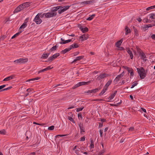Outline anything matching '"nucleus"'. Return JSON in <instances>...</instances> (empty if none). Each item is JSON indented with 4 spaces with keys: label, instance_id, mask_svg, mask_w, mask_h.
<instances>
[{
    "label": "nucleus",
    "instance_id": "obj_1",
    "mask_svg": "<svg viewBox=\"0 0 155 155\" xmlns=\"http://www.w3.org/2000/svg\"><path fill=\"white\" fill-rule=\"evenodd\" d=\"M70 6L71 5H65L64 6H58L56 7H54L52 8L51 11L52 13L56 14V16L57 14V12H56L57 11H58V13L61 14L68 9Z\"/></svg>",
    "mask_w": 155,
    "mask_h": 155
},
{
    "label": "nucleus",
    "instance_id": "obj_2",
    "mask_svg": "<svg viewBox=\"0 0 155 155\" xmlns=\"http://www.w3.org/2000/svg\"><path fill=\"white\" fill-rule=\"evenodd\" d=\"M137 69L140 78L142 79H144L146 76L147 72V70H145L143 67L140 68H137Z\"/></svg>",
    "mask_w": 155,
    "mask_h": 155
},
{
    "label": "nucleus",
    "instance_id": "obj_3",
    "mask_svg": "<svg viewBox=\"0 0 155 155\" xmlns=\"http://www.w3.org/2000/svg\"><path fill=\"white\" fill-rule=\"evenodd\" d=\"M136 48L138 53L140 56V58L143 60L145 61H146L147 60L146 58L147 57L145 53L138 46H136Z\"/></svg>",
    "mask_w": 155,
    "mask_h": 155
},
{
    "label": "nucleus",
    "instance_id": "obj_4",
    "mask_svg": "<svg viewBox=\"0 0 155 155\" xmlns=\"http://www.w3.org/2000/svg\"><path fill=\"white\" fill-rule=\"evenodd\" d=\"M44 16L47 18H50L55 17L56 16V14L52 13L51 10L50 12L44 13L42 15L41 14L40 15V17L42 18L44 17Z\"/></svg>",
    "mask_w": 155,
    "mask_h": 155
},
{
    "label": "nucleus",
    "instance_id": "obj_5",
    "mask_svg": "<svg viewBox=\"0 0 155 155\" xmlns=\"http://www.w3.org/2000/svg\"><path fill=\"white\" fill-rule=\"evenodd\" d=\"M110 76V74H106V73H103L101 74L99 76L97 77L96 78L97 80L100 81L101 79L104 78L106 77Z\"/></svg>",
    "mask_w": 155,
    "mask_h": 155
},
{
    "label": "nucleus",
    "instance_id": "obj_6",
    "mask_svg": "<svg viewBox=\"0 0 155 155\" xmlns=\"http://www.w3.org/2000/svg\"><path fill=\"white\" fill-rule=\"evenodd\" d=\"M78 27L81 30L83 33L87 32L88 31V29L87 27H86L84 28L80 24L78 25Z\"/></svg>",
    "mask_w": 155,
    "mask_h": 155
},
{
    "label": "nucleus",
    "instance_id": "obj_7",
    "mask_svg": "<svg viewBox=\"0 0 155 155\" xmlns=\"http://www.w3.org/2000/svg\"><path fill=\"white\" fill-rule=\"evenodd\" d=\"M88 37V35L87 34H85L79 37V38L81 39V41H84L87 39Z\"/></svg>",
    "mask_w": 155,
    "mask_h": 155
},
{
    "label": "nucleus",
    "instance_id": "obj_8",
    "mask_svg": "<svg viewBox=\"0 0 155 155\" xmlns=\"http://www.w3.org/2000/svg\"><path fill=\"white\" fill-rule=\"evenodd\" d=\"M124 75V72H123L121 74L117 75V76L114 79V82H116L115 83H117L119 81L120 78L123 76Z\"/></svg>",
    "mask_w": 155,
    "mask_h": 155
},
{
    "label": "nucleus",
    "instance_id": "obj_9",
    "mask_svg": "<svg viewBox=\"0 0 155 155\" xmlns=\"http://www.w3.org/2000/svg\"><path fill=\"white\" fill-rule=\"evenodd\" d=\"M117 91H115L113 94H111L109 96V97L107 98V99L108 100V101H107L108 102H110V100L112 99L114 97L116 94H117Z\"/></svg>",
    "mask_w": 155,
    "mask_h": 155
},
{
    "label": "nucleus",
    "instance_id": "obj_10",
    "mask_svg": "<svg viewBox=\"0 0 155 155\" xmlns=\"http://www.w3.org/2000/svg\"><path fill=\"white\" fill-rule=\"evenodd\" d=\"M78 125L80 129V130L81 133V132H85V128L83 127V123H80L78 124Z\"/></svg>",
    "mask_w": 155,
    "mask_h": 155
},
{
    "label": "nucleus",
    "instance_id": "obj_11",
    "mask_svg": "<svg viewBox=\"0 0 155 155\" xmlns=\"http://www.w3.org/2000/svg\"><path fill=\"white\" fill-rule=\"evenodd\" d=\"M15 77V75H10V76L8 77L5 79H4L3 80V81H9L11 80H12Z\"/></svg>",
    "mask_w": 155,
    "mask_h": 155
},
{
    "label": "nucleus",
    "instance_id": "obj_12",
    "mask_svg": "<svg viewBox=\"0 0 155 155\" xmlns=\"http://www.w3.org/2000/svg\"><path fill=\"white\" fill-rule=\"evenodd\" d=\"M126 50H127V52L130 55V59H133V53H132V51L130 50V48H127Z\"/></svg>",
    "mask_w": 155,
    "mask_h": 155
},
{
    "label": "nucleus",
    "instance_id": "obj_13",
    "mask_svg": "<svg viewBox=\"0 0 155 155\" xmlns=\"http://www.w3.org/2000/svg\"><path fill=\"white\" fill-rule=\"evenodd\" d=\"M34 21L37 24H40L42 22V20L40 18H36V16L35 18Z\"/></svg>",
    "mask_w": 155,
    "mask_h": 155
},
{
    "label": "nucleus",
    "instance_id": "obj_14",
    "mask_svg": "<svg viewBox=\"0 0 155 155\" xmlns=\"http://www.w3.org/2000/svg\"><path fill=\"white\" fill-rule=\"evenodd\" d=\"M123 41V39H121L120 40L117 42L115 44L117 48L119 47V46L121 45L122 42Z\"/></svg>",
    "mask_w": 155,
    "mask_h": 155
},
{
    "label": "nucleus",
    "instance_id": "obj_15",
    "mask_svg": "<svg viewBox=\"0 0 155 155\" xmlns=\"http://www.w3.org/2000/svg\"><path fill=\"white\" fill-rule=\"evenodd\" d=\"M133 28L134 30V35L136 36H139V33L138 30L135 28L134 26H133Z\"/></svg>",
    "mask_w": 155,
    "mask_h": 155
},
{
    "label": "nucleus",
    "instance_id": "obj_16",
    "mask_svg": "<svg viewBox=\"0 0 155 155\" xmlns=\"http://www.w3.org/2000/svg\"><path fill=\"white\" fill-rule=\"evenodd\" d=\"M84 57V56H81L77 57L74 60L73 62H75L77 61H80Z\"/></svg>",
    "mask_w": 155,
    "mask_h": 155
},
{
    "label": "nucleus",
    "instance_id": "obj_17",
    "mask_svg": "<svg viewBox=\"0 0 155 155\" xmlns=\"http://www.w3.org/2000/svg\"><path fill=\"white\" fill-rule=\"evenodd\" d=\"M78 47L79 46L77 44L74 43L73 44L70 45L69 47L71 50L74 48H78Z\"/></svg>",
    "mask_w": 155,
    "mask_h": 155
},
{
    "label": "nucleus",
    "instance_id": "obj_18",
    "mask_svg": "<svg viewBox=\"0 0 155 155\" xmlns=\"http://www.w3.org/2000/svg\"><path fill=\"white\" fill-rule=\"evenodd\" d=\"M20 63H24L28 61V58H20L19 59Z\"/></svg>",
    "mask_w": 155,
    "mask_h": 155
},
{
    "label": "nucleus",
    "instance_id": "obj_19",
    "mask_svg": "<svg viewBox=\"0 0 155 155\" xmlns=\"http://www.w3.org/2000/svg\"><path fill=\"white\" fill-rule=\"evenodd\" d=\"M50 53H43L42 55L41 58L43 59H45L47 58L49 55Z\"/></svg>",
    "mask_w": 155,
    "mask_h": 155
},
{
    "label": "nucleus",
    "instance_id": "obj_20",
    "mask_svg": "<svg viewBox=\"0 0 155 155\" xmlns=\"http://www.w3.org/2000/svg\"><path fill=\"white\" fill-rule=\"evenodd\" d=\"M112 82V80H109L105 84V86H104V87L106 88L107 89L108 87V86L111 84V83Z\"/></svg>",
    "mask_w": 155,
    "mask_h": 155
},
{
    "label": "nucleus",
    "instance_id": "obj_21",
    "mask_svg": "<svg viewBox=\"0 0 155 155\" xmlns=\"http://www.w3.org/2000/svg\"><path fill=\"white\" fill-rule=\"evenodd\" d=\"M71 50V48L69 47L68 48H67L64 49V50H62L61 51V54H64L67 53V52Z\"/></svg>",
    "mask_w": 155,
    "mask_h": 155
},
{
    "label": "nucleus",
    "instance_id": "obj_22",
    "mask_svg": "<svg viewBox=\"0 0 155 155\" xmlns=\"http://www.w3.org/2000/svg\"><path fill=\"white\" fill-rule=\"evenodd\" d=\"M90 81H89L87 82H85V81H83V82H79V84H80V86L84 85H87L88 84H89L90 83Z\"/></svg>",
    "mask_w": 155,
    "mask_h": 155
},
{
    "label": "nucleus",
    "instance_id": "obj_23",
    "mask_svg": "<svg viewBox=\"0 0 155 155\" xmlns=\"http://www.w3.org/2000/svg\"><path fill=\"white\" fill-rule=\"evenodd\" d=\"M125 35H127L128 33H129L130 32V30L129 28L127 26H126L125 28Z\"/></svg>",
    "mask_w": 155,
    "mask_h": 155
},
{
    "label": "nucleus",
    "instance_id": "obj_24",
    "mask_svg": "<svg viewBox=\"0 0 155 155\" xmlns=\"http://www.w3.org/2000/svg\"><path fill=\"white\" fill-rule=\"evenodd\" d=\"M144 22L147 23H150L152 21L150 20V18L149 19L148 18V17L147 18H145L143 19V21Z\"/></svg>",
    "mask_w": 155,
    "mask_h": 155
},
{
    "label": "nucleus",
    "instance_id": "obj_25",
    "mask_svg": "<svg viewBox=\"0 0 155 155\" xmlns=\"http://www.w3.org/2000/svg\"><path fill=\"white\" fill-rule=\"evenodd\" d=\"M149 18L151 20L152 19H155V15L154 13H151L149 15Z\"/></svg>",
    "mask_w": 155,
    "mask_h": 155
},
{
    "label": "nucleus",
    "instance_id": "obj_26",
    "mask_svg": "<svg viewBox=\"0 0 155 155\" xmlns=\"http://www.w3.org/2000/svg\"><path fill=\"white\" fill-rule=\"evenodd\" d=\"M107 89L104 87L102 91L99 94V96H101L104 94L106 91Z\"/></svg>",
    "mask_w": 155,
    "mask_h": 155
},
{
    "label": "nucleus",
    "instance_id": "obj_27",
    "mask_svg": "<svg viewBox=\"0 0 155 155\" xmlns=\"http://www.w3.org/2000/svg\"><path fill=\"white\" fill-rule=\"evenodd\" d=\"M101 89V88H96L93 90H91V93H94Z\"/></svg>",
    "mask_w": 155,
    "mask_h": 155
},
{
    "label": "nucleus",
    "instance_id": "obj_28",
    "mask_svg": "<svg viewBox=\"0 0 155 155\" xmlns=\"http://www.w3.org/2000/svg\"><path fill=\"white\" fill-rule=\"evenodd\" d=\"M30 3L29 2H25L23 4V5L24 7V8H25L27 7H28L29 6V4Z\"/></svg>",
    "mask_w": 155,
    "mask_h": 155
},
{
    "label": "nucleus",
    "instance_id": "obj_29",
    "mask_svg": "<svg viewBox=\"0 0 155 155\" xmlns=\"http://www.w3.org/2000/svg\"><path fill=\"white\" fill-rule=\"evenodd\" d=\"M27 26V22L25 21L24 23L20 27L19 29L25 28Z\"/></svg>",
    "mask_w": 155,
    "mask_h": 155
},
{
    "label": "nucleus",
    "instance_id": "obj_30",
    "mask_svg": "<svg viewBox=\"0 0 155 155\" xmlns=\"http://www.w3.org/2000/svg\"><path fill=\"white\" fill-rule=\"evenodd\" d=\"M62 41L60 43L61 44H64L66 43H68V41L67 40H64L62 38L61 39Z\"/></svg>",
    "mask_w": 155,
    "mask_h": 155
},
{
    "label": "nucleus",
    "instance_id": "obj_31",
    "mask_svg": "<svg viewBox=\"0 0 155 155\" xmlns=\"http://www.w3.org/2000/svg\"><path fill=\"white\" fill-rule=\"evenodd\" d=\"M90 147L91 149L94 148V140L93 139L91 140V144Z\"/></svg>",
    "mask_w": 155,
    "mask_h": 155
},
{
    "label": "nucleus",
    "instance_id": "obj_32",
    "mask_svg": "<svg viewBox=\"0 0 155 155\" xmlns=\"http://www.w3.org/2000/svg\"><path fill=\"white\" fill-rule=\"evenodd\" d=\"M22 31H19L18 32L16 33L15 35H14L11 38V39H13L15 38L16 37L18 36L21 32Z\"/></svg>",
    "mask_w": 155,
    "mask_h": 155
},
{
    "label": "nucleus",
    "instance_id": "obj_33",
    "mask_svg": "<svg viewBox=\"0 0 155 155\" xmlns=\"http://www.w3.org/2000/svg\"><path fill=\"white\" fill-rule=\"evenodd\" d=\"M21 11V9H20V7L18 6L15 9L14 12V13H17L20 12Z\"/></svg>",
    "mask_w": 155,
    "mask_h": 155
},
{
    "label": "nucleus",
    "instance_id": "obj_34",
    "mask_svg": "<svg viewBox=\"0 0 155 155\" xmlns=\"http://www.w3.org/2000/svg\"><path fill=\"white\" fill-rule=\"evenodd\" d=\"M68 119L73 123H75V122L73 118L71 117L68 116Z\"/></svg>",
    "mask_w": 155,
    "mask_h": 155
},
{
    "label": "nucleus",
    "instance_id": "obj_35",
    "mask_svg": "<svg viewBox=\"0 0 155 155\" xmlns=\"http://www.w3.org/2000/svg\"><path fill=\"white\" fill-rule=\"evenodd\" d=\"M80 4L83 6L85 5H88V1L82 2H81Z\"/></svg>",
    "mask_w": 155,
    "mask_h": 155
},
{
    "label": "nucleus",
    "instance_id": "obj_36",
    "mask_svg": "<svg viewBox=\"0 0 155 155\" xmlns=\"http://www.w3.org/2000/svg\"><path fill=\"white\" fill-rule=\"evenodd\" d=\"M57 49V46L56 45L53 46L52 47L50 50L51 51H55Z\"/></svg>",
    "mask_w": 155,
    "mask_h": 155
},
{
    "label": "nucleus",
    "instance_id": "obj_37",
    "mask_svg": "<svg viewBox=\"0 0 155 155\" xmlns=\"http://www.w3.org/2000/svg\"><path fill=\"white\" fill-rule=\"evenodd\" d=\"M88 5H93V4L95 2V0H90L88 1Z\"/></svg>",
    "mask_w": 155,
    "mask_h": 155
},
{
    "label": "nucleus",
    "instance_id": "obj_38",
    "mask_svg": "<svg viewBox=\"0 0 155 155\" xmlns=\"http://www.w3.org/2000/svg\"><path fill=\"white\" fill-rule=\"evenodd\" d=\"M80 86V84H79V82L75 84L74 86L72 88L73 89H75L79 86Z\"/></svg>",
    "mask_w": 155,
    "mask_h": 155
},
{
    "label": "nucleus",
    "instance_id": "obj_39",
    "mask_svg": "<svg viewBox=\"0 0 155 155\" xmlns=\"http://www.w3.org/2000/svg\"><path fill=\"white\" fill-rule=\"evenodd\" d=\"M123 68H124L125 69H126L127 71H128V70L129 69H130V70L131 69L132 70V68H129L128 67H127V66H123Z\"/></svg>",
    "mask_w": 155,
    "mask_h": 155
},
{
    "label": "nucleus",
    "instance_id": "obj_40",
    "mask_svg": "<svg viewBox=\"0 0 155 155\" xmlns=\"http://www.w3.org/2000/svg\"><path fill=\"white\" fill-rule=\"evenodd\" d=\"M128 131H135V129H134V127H130Z\"/></svg>",
    "mask_w": 155,
    "mask_h": 155
},
{
    "label": "nucleus",
    "instance_id": "obj_41",
    "mask_svg": "<svg viewBox=\"0 0 155 155\" xmlns=\"http://www.w3.org/2000/svg\"><path fill=\"white\" fill-rule=\"evenodd\" d=\"M84 108V107H79L77 108L76 111L78 112L80 111H81Z\"/></svg>",
    "mask_w": 155,
    "mask_h": 155
},
{
    "label": "nucleus",
    "instance_id": "obj_42",
    "mask_svg": "<svg viewBox=\"0 0 155 155\" xmlns=\"http://www.w3.org/2000/svg\"><path fill=\"white\" fill-rule=\"evenodd\" d=\"M60 55V54L59 53H57L54 54L53 56L54 57L55 59L57 57H58Z\"/></svg>",
    "mask_w": 155,
    "mask_h": 155
},
{
    "label": "nucleus",
    "instance_id": "obj_43",
    "mask_svg": "<svg viewBox=\"0 0 155 155\" xmlns=\"http://www.w3.org/2000/svg\"><path fill=\"white\" fill-rule=\"evenodd\" d=\"M6 133V131L5 130H3L0 131V134L4 135Z\"/></svg>",
    "mask_w": 155,
    "mask_h": 155
},
{
    "label": "nucleus",
    "instance_id": "obj_44",
    "mask_svg": "<svg viewBox=\"0 0 155 155\" xmlns=\"http://www.w3.org/2000/svg\"><path fill=\"white\" fill-rule=\"evenodd\" d=\"M54 126H51L48 127V129L49 130H54Z\"/></svg>",
    "mask_w": 155,
    "mask_h": 155
},
{
    "label": "nucleus",
    "instance_id": "obj_45",
    "mask_svg": "<svg viewBox=\"0 0 155 155\" xmlns=\"http://www.w3.org/2000/svg\"><path fill=\"white\" fill-rule=\"evenodd\" d=\"M147 25H144V26L142 27V29L144 30H147L148 28Z\"/></svg>",
    "mask_w": 155,
    "mask_h": 155
},
{
    "label": "nucleus",
    "instance_id": "obj_46",
    "mask_svg": "<svg viewBox=\"0 0 155 155\" xmlns=\"http://www.w3.org/2000/svg\"><path fill=\"white\" fill-rule=\"evenodd\" d=\"M45 71H47L46 69L45 68L38 71V74H39L41 72H44Z\"/></svg>",
    "mask_w": 155,
    "mask_h": 155
},
{
    "label": "nucleus",
    "instance_id": "obj_47",
    "mask_svg": "<svg viewBox=\"0 0 155 155\" xmlns=\"http://www.w3.org/2000/svg\"><path fill=\"white\" fill-rule=\"evenodd\" d=\"M14 63L15 64H17L18 63H20V60L19 59H18L17 60H16L14 61Z\"/></svg>",
    "mask_w": 155,
    "mask_h": 155
},
{
    "label": "nucleus",
    "instance_id": "obj_48",
    "mask_svg": "<svg viewBox=\"0 0 155 155\" xmlns=\"http://www.w3.org/2000/svg\"><path fill=\"white\" fill-rule=\"evenodd\" d=\"M137 84V83H135V82H133V84L132 85L131 88H134L135 86H136Z\"/></svg>",
    "mask_w": 155,
    "mask_h": 155
},
{
    "label": "nucleus",
    "instance_id": "obj_49",
    "mask_svg": "<svg viewBox=\"0 0 155 155\" xmlns=\"http://www.w3.org/2000/svg\"><path fill=\"white\" fill-rule=\"evenodd\" d=\"M18 6L19 7H20V8L21 9V10H22L24 8V7L22 4H21Z\"/></svg>",
    "mask_w": 155,
    "mask_h": 155
},
{
    "label": "nucleus",
    "instance_id": "obj_50",
    "mask_svg": "<svg viewBox=\"0 0 155 155\" xmlns=\"http://www.w3.org/2000/svg\"><path fill=\"white\" fill-rule=\"evenodd\" d=\"M53 68V67H51V66H48V67H47L45 68L46 69V71H47L49 70H50V69H52Z\"/></svg>",
    "mask_w": 155,
    "mask_h": 155
},
{
    "label": "nucleus",
    "instance_id": "obj_51",
    "mask_svg": "<svg viewBox=\"0 0 155 155\" xmlns=\"http://www.w3.org/2000/svg\"><path fill=\"white\" fill-rule=\"evenodd\" d=\"M105 152L104 150H102L101 152L99 153L98 155H103V154Z\"/></svg>",
    "mask_w": 155,
    "mask_h": 155
},
{
    "label": "nucleus",
    "instance_id": "obj_52",
    "mask_svg": "<svg viewBox=\"0 0 155 155\" xmlns=\"http://www.w3.org/2000/svg\"><path fill=\"white\" fill-rule=\"evenodd\" d=\"M41 13H38L37 15H36L35 16H36V18H39V17H40V15H41Z\"/></svg>",
    "mask_w": 155,
    "mask_h": 155
},
{
    "label": "nucleus",
    "instance_id": "obj_53",
    "mask_svg": "<svg viewBox=\"0 0 155 155\" xmlns=\"http://www.w3.org/2000/svg\"><path fill=\"white\" fill-rule=\"evenodd\" d=\"M99 132L100 133V137H103V130L101 129L100 130Z\"/></svg>",
    "mask_w": 155,
    "mask_h": 155
},
{
    "label": "nucleus",
    "instance_id": "obj_54",
    "mask_svg": "<svg viewBox=\"0 0 155 155\" xmlns=\"http://www.w3.org/2000/svg\"><path fill=\"white\" fill-rule=\"evenodd\" d=\"M147 27L148 28H150V27H152V26H155V25H152V24H148L147 25Z\"/></svg>",
    "mask_w": 155,
    "mask_h": 155
},
{
    "label": "nucleus",
    "instance_id": "obj_55",
    "mask_svg": "<svg viewBox=\"0 0 155 155\" xmlns=\"http://www.w3.org/2000/svg\"><path fill=\"white\" fill-rule=\"evenodd\" d=\"M103 100V99H94L92 100V101H100Z\"/></svg>",
    "mask_w": 155,
    "mask_h": 155
},
{
    "label": "nucleus",
    "instance_id": "obj_56",
    "mask_svg": "<svg viewBox=\"0 0 155 155\" xmlns=\"http://www.w3.org/2000/svg\"><path fill=\"white\" fill-rule=\"evenodd\" d=\"M130 76L133 77L134 75V70H133V71H131V72H130Z\"/></svg>",
    "mask_w": 155,
    "mask_h": 155
},
{
    "label": "nucleus",
    "instance_id": "obj_57",
    "mask_svg": "<svg viewBox=\"0 0 155 155\" xmlns=\"http://www.w3.org/2000/svg\"><path fill=\"white\" fill-rule=\"evenodd\" d=\"M85 140V137H82L81 138L80 141H83Z\"/></svg>",
    "mask_w": 155,
    "mask_h": 155
},
{
    "label": "nucleus",
    "instance_id": "obj_58",
    "mask_svg": "<svg viewBox=\"0 0 155 155\" xmlns=\"http://www.w3.org/2000/svg\"><path fill=\"white\" fill-rule=\"evenodd\" d=\"M151 38L155 40V34H152L151 35Z\"/></svg>",
    "mask_w": 155,
    "mask_h": 155
},
{
    "label": "nucleus",
    "instance_id": "obj_59",
    "mask_svg": "<svg viewBox=\"0 0 155 155\" xmlns=\"http://www.w3.org/2000/svg\"><path fill=\"white\" fill-rule=\"evenodd\" d=\"M49 58H50V60L51 61V62L52 61H53L55 59L53 55L52 56L50 57Z\"/></svg>",
    "mask_w": 155,
    "mask_h": 155
},
{
    "label": "nucleus",
    "instance_id": "obj_60",
    "mask_svg": "<svg viewBox=\"0 0 155 155\" xmlns=\"http://www.w3.org/2000/svg\"><path fill=\"white\" fill-rule=\"evenodd\" d=\"M93 19V18L91 16L89 17L87 19V20L91 21Z\"/></svg>",
    "mask_w": 155,
    "mask_h": 155
},
{
    "label": "nucleus",
    "instance_id": "obj_61",
    "mask_svg": "<svg viewBox=\"0 0 155 155\" xmlns=\"http://www.w3.org/2000/svg\"><path fill=\"white\" fill-rule=\"evenodd\" d=\"M153 9V8H152V6H151L150 7L147 8L146 9V10L148 11V10H149L150 9Z\"/></svg>",
    "mask_w": 155,
    "mask_h": 155
},
{
    "label": "nucleus",
    "instance_id": "obj_62",
    "mask_svg": "<svg viewBox=\"0 0 155 155\" xmlns=\"http://www.w3.org/2000/svg\"><path fill=\"white\" fill-rule=\"evenodd\" d=\"M68 115H70L69 116L73 117V115L72 113L71 112H69L68 113Z\"/></svg>",
    "mask_w": 155,
    "mask_h": 155
},
{
    "label": "nucleus",
    "instance_id": "obj_63",
    "mask_svg": "<svg viewBox=\"0 0 155 155\" xmlns=\"http://www.w3.org/2000/svg\"><path fill=\"white\" fill-rule=\"evenodd\" d=\"M75 153L77 155H80L79 150H76L75 151Z\"/></svg>",
    "mask_w": 155,
    "mask_h": 155
},
{
    "label": "nucleus",
    "instance_id": "obj_64",
    "mask_svg": "<svg viewBox=\"0 0 155 155\" xmlns=\"http://www.w3.org/2000/svg\"><path fill=\"white\" fill-rule=\"evenodd\" d=\"M103 123H99V127L101 128L103 126Z\"/></svg>",
    "mask_w": 155,
    "mask_h": 155
}]
</instances>
